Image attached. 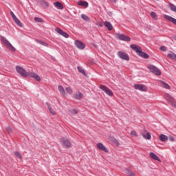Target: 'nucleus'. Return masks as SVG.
<instances>
[{
  "mask_svg": "<svg viewBox=\"0 0 176 176\" xmlns=\"http://www.w3.org/2000/svg\"><path fill=\"white\" fill-rule=\"evenodd\" d=\"M131 49L132 50H134V52H136L138 56H140V57H142V58H148L149 57V55L144 52H142V50L140 47V46L132 44L130 45Z\"/></svg>",
  "mask_w": 176,
  "mask_h": 176,
  "instance_id": "1",
  "label": "nucleus"
},
{
  "mask_svg": "<svg viewBox=\"0 0 176 176\" xmlns=\"http://www.w3.org/2000/svg\"><path fill=\"white\" fill-rule=\"evenodd\" d=\"M147 68L149 69V72L154 74V75H157L158 76H160V75H162V72L160 71V69H159V68L156 67V66L153 65H149Z\"/></svg>",
  "mask_w": 176,
  "mask_h": 176,
  "instance_id": "2",
  "label": "nucleus"
},
{
  "mask_svg": "<svg viewBox=\"0 0 176 176\" xmlns=\"http://www.w3.org/2000/svg\"><path fill=\"white\" fill-rule=\"evenodd\" d=\"M1 41H2L3 43H4V45H6V46H7V47H8V49H9V50H11V52H14L16 50V48H14V47H13L12 43H10V42H9V41H8V39L6 38L2 37Z\"/></svg>",
  "mask_w": 176,
  "mask_h": 176,
  "instance_id": "3",
  "label": "nucleus"
},
{
  "mask_svg": "<svg viewBox=\"0 0 176 176\" xmlns=\"http://www.w3.org/2000/svg\"><path fill=\"white\" fill-rule=\"evenodd\" d=\"M16 71L18 72V74H20L23 78H27V76H28L29 73L27 72V71H25V69L21 66H16Z\"/></svg>",
  "mask_w": 176,
  "mask_h": 176,
  "instance_id": "4",
  "label": "nucleus"
},
{
  "mask_svg": "<svg viewBox=\"0 0 176 176\" xmlns=\"http://www.w3.org/2000/svg\"><path fill=\"white\" fill-rule=\"evenodd\" d=\"M60 142L61 145H63V146H64L65 148H71V146H72V144H71V142L65 138H61Z\"/></svg>",
  "mask_w": 176,
  "mask_h": 176,
  "instance_id": "5",
  "label": "nucleus"
},
{
  "mask_svg": "<svg viewBox=\"0 0 176 176\" xmlns=\"http://www.w3.org/2000/svg\"><path fill=\"white\" fill-rule=\"evenodd\" d=\"M117 56L122 60H125V61H129L130 60L129 55L126 52H123L122 51L118 52Z\"/></svg>",
  "mask_w": 176,
  "mask_h": 176,
  "instance_id": "6",
  "label": "nucleus"
},
{
  "mask_svg": "<svg viewBox=\"0 0 176 176\" xmlns=\"http://www.w3.org/2000/svg\"><path fill=\"white\" fill-rule=\"evenodd\" d=\"M100 89L102 90V91H104L106 94H107V96H109L110 97H112L113 96V92H112V90H111L107 86L100 85Z\"/></svg>",
  "mask_w": 176,
  "mask_h": 176,
  "instance_id": "7",
  "label": "nucleus"
},
{
  "mask_svg": "<svg viewBox=\"0 0 176 176\" xmlns=\"http://www.w3.org/2000/svg\"><path fill=\"white\" fill-rule=\"evenodd\" d=\"M133 87L135 89V90H140V91H148V88L146 86L142 84H135L134 85Z\"/></svg>",
  "mask_w": 176,
  "mask_h": 176,
  "instance_id": "8",
  "label": "nucleus"
},
{
  "mask_svg": "<svg viewBox=\"0 0 176 176\" xmlns=\"http://www.w3.org/2000/svg\"><path fill=\"white\" fill-rule=\"evenodd\" d=\"M117 36L120 41H124L125 42H130V41H131V38H130L129 36H126L123 34H118Z\"/></svg>",
  "mask_w": 176,
  "mask_h": 176,
  "instance_id": "9",
  "label": "nucleus"
},
{
  "mask_svg": "<svg viewBox=\"0 0 176 176\" xmlns=\"http://www.w3.org/2000/svg\"><path fill=\"white\" fill-rule=\"evenodd\" d=\"M74 43H75V45L76 46V47H78V49H80L81 50H83V49H85V47H86V45H85V43H83V42H82L79 40H76Z\"/></svg>",
  "mask_w": 176,
  "mask_h": 176,
  "instance_id": "10",
  "label": "nucleus"
},
{
  "mask_svg": "<svg viewBox=\"0 0 176 176\" xmlns=\"http://www.w3.org/2000/svg\"><path fill=\"white\" fill-rule=\"evenodd\" d=\"M55 31L58 32V34H59L60 35H62V36H64V38H69V34H68L67 32H65L64 31H63V30L58 28H56L55 29Z\"/></svg>",
  "mask_w": 176,
  "mask_h": 176,
  "instance_id": "11",
  "label": "nucleus"
},
{
  "mask_svg": "<svg viewBox=\"0 0 176 176\" xmlns=\"http://www.w3.org/2000/svg\"><path fill=\"white\" fill-rule=\"evenodd\" d=\"M164 19H165V20H168V21H170V23H173V24H175V25H176V19H175L174 17L170 15L164 14Z\"/></svg>",
  "mask_w": 176,
  "mask_h": 176,
  "instance_id": "12",
  "label": "nucleus"
},
{
  "mask_svg": "<svg viewBox=\"0 0 176 176\" xmlns=\"http://www.w3.org/2000/svg\"><path fill=\"white\" fill-rule=\"evenodd\" d=\"M28 76L33 78V79H35L37 80V82H41V77H39L38 74H35L34 72H29Z\"/></svg>",
  "mask_w": 176,
  "mask_h": 176,
  "instance_id": "13",
  "label": "nucleus"
},
{
  "mask_svg": "<svg viewBox=\"0 0 176 176\" xmlns=\"http://www.w3.org/2000/svg\"><path fill=\"white\" fill-rule=\"evenodd\" d=\"M97 147L100 151H103L104 152H106V153L108 152V148H107L106 146H104V144H102V143H98Z\"/></svg>",
  "mask_w": 176,
  "mask_h": 176,
  "instance_id": "14",
  "label": "nucleus"
},
{
  "mask_svg": "<svg viewBox=\"0 0 176 176\" xmlns=\"http://www.w3.org/2000/svg\"><path fill=\"white\" fill-rule=\"evenodd\" d=\"M77 3L80 6H83L84 8H89V3H87V1H83L82 0H80L78 1Z\"/></svg>",
  "mask_w": 176,
  "mask_h": 176,
  "instance_id": "15",
  "label": "nucleus"
},
{
  "mask_svg": "<svg viewBox=\"0 0 176 176\" xmlns=\"http://www.w3.org/2000/svg\"><path fill=\"white\" fill-rule=\"evenodd\" d=\"M104 27H106V28H107L109 31H112V30L113 29V26H112V24H111V23L106 21H104Z\"/></svg>",
  "mask_w": 176,
  "mask_h": 176,
  "instance_id": "16",
  "label": "nucleus"
},
{
  "mask_svg": "<svg viewBox=\"0 0 176 176\" xmlns=\"http://www.w3.org/2000/svg\"><path fill=\"white\" fill-rule=\"evenodd\" d=\"M54 5L56 8L59 9V10H63V9H64V6H63V4L60 2L56 1L54 3Z\"/></svg>",
  "mask_w": 176,
  "mask_h": 176,
  "instance_id": "17",
  "label": "nucleus"
},
{
  "mask_svg": "<svg viewBox=\"0 0 176 176\" xmlns=\"http://www.w3.org/2000/svg\"><path fill=\"white\" fill-rule=\"evenodd\" d=\"M150 157H151V159H153V160H157V162H162L160 158H159V157H157V155H156V154H155L153 152L150 153Z\"/></svg>",
  "mask_w": 176,
  "mask_h": 176,
  "instance_id": "18",
  "label": "nucleus"
},
{
  "mask_svg": "<svg viewBox=\"0 0 176 176\" xmlns=\"http://www.w3.org/2000/svg\"><path fill=\"white\" fill-rule=\"evenodd\" d=\"M160 141H162V142H166V141L168 140V138L167 137V135H164V134H161L160 135Z\"/></svg>",
  "mask_w": 176,
  "mask_h": 176,
  "instance_id": "19",
  "label": "nucleus"
},
{
  "mask_svg": "<svg viewBox=\"0 0 176 176\" xmlns=\"http://www.w3.org/2000/svg\"><path fill=\"white\" fill-rule=\"evenodd\" d=\"M40 5L41 6H42L43 8H49V3H47V1H45V0H41L40 1Z\"/></svg>",
  "mask_w": 176,
  "mask_h": 176,
  "instance_id": "20",
  "label": "nucleus"
},
{
  "mask_svg": "<svg viewBox=\"0 0 176 176\" xmlns=\"http://www.w3.org/2000/svg\"><path fill=\"white\" fill-rule=\"evenodd\" d=\"M166 99L167 100L168 104H170V105H174V102L173 101V97H171V96L166 95Z\"/></svg>",
  "mask_w": 176,
  "mask_h": 176,
  "instance_id": "21",
  "label": "nucleus"
},
{
  "mask_svg": "<svg viewBox=\"0 0 176 176\" xmlns=\"http://www.w3.org/2000/svg\"><path fill=\"white\" fill-rule=\"evenodd\" d=\"M14 21L16 23V25H18L19 27H23V24L21 23V21H20L18 19L17 16H13L12 17Z\"/></svg>",
  "mask_w": 176,
  "mask_h": 176,
  "instance_id": "22",
  "label": "nucleus"
},
{
  "mask_svg": "<svg viewBox=\"0 0 176 176\" xmlns=\"http://www.w3.org/2000/svg\"><path fill=\"white\" fill-rule=\"evenodd\" d=\"M142 135L143 137V138H144L145 140H151V138H152V137L151 136V133H149V132H147L146 133H142Z\"/></svg>",
  "mask_w": 176,
  "mask_h": 176,
  "instance_id": "23",
  "label": "nucleus"
},
{
  "mask_svg": "<svg viewBox=\"0 0 176 176\" xmlns=\"http://www.w3.org/2000/svg\"><path fill=\"white\" fill-rule=\"evenodd\" d=\"M58 91L59 93H60V94H62L63 96H65V89H64V87H63V86L61 85H59L58 87Z\"/></svg>",
  "mask_w": 176,
  "mask_h": 176,
  "instance_id": "24",
  "label": "nucleus"
},
{
  "mask_svg": "<svg viewBox=\"0 0 176 176\" xmlns=\"http://www.w3.org/2000/svg\"><path fill=\"white\" fill-rule=\"evenodd\" d=\"M76 100H82L83 98V94L82 92H78L74 95Z\"/></svg>",
  "mask_w": 176,
  "mask_h": 176,
  "instance_id": "25",
  "label": "nucleus"
},
{
  "mask_svg": "<svg viewBox=\"0 0 176 176\" xmlns=\"http://www.w3.org/2000/svg\"><path fill=\"white\" fill-rule=\"evenodd\" d=\"M169 8L170 10H171L172 12H175V13H176V6L173 4V3H169Z\"/></svg>",
  "mask_w": 176,
  "mask_h": 176,
  "instance_id": "26",
  "label": "nucleus"
},
{
  "mask_svg": "<svg viewBox=\"0 0 176 176\" xmlns=\"http://www.w3.org/2000/svg\"><path fill=\"white\" fill-rule=\"evenodd\" d=\"M161 86L163 87L164 89H167L168 90H169L170 89V85H168V84L163 81L161 82Z\"/></svg>",
  "mask_w": 176,
  "mask_h": 176,
  "instance_id": "27",
  "label": "nucleus"
},
{
  "mask_svg": "<svg viewBox=\"0 0 176 176\" xmlns=\"http://www.w3.org/2000/svg\"><path fill=\"white\" fill-rule=\"evenodd\" d=\"M77 69L78 72H80V74H82V75H85L86 76V72H85L83 68H82V67L78 66Z\"/></svg>",
  "mask_w": 176,
  "mask_h": 176,
  "instance_id": "28",
  "label": "nucleus"
},
{
  "mask_svg": "<svg viewBox=\"0 0 176 176\" xmlns=\"http://www.w3.org/2000/svg\"><path fill=\"white\" fill-rule=\"evenodd\" d=\"M81 19H82V20H85V21H90V19L89 18V16H87V15L85 14H81Z\"/></svg>",
  "mask_w": 176,
  "mask_h": 176,
  "instance_id": "29",
  "label": "nucleus"
},
{
  "mask_svg": "<svg viewBox=\"0 0 176 176\" xmlns=\"http://www.w3.org/2000/svg\"><path fill=\"white\" fill-rule=\"evenodd\" d=\"M34 21H36V23H43V19L39 17H34Z\"/></svg>",
  "mask_w": 176,
  "mask_h": 176,
  "instance_id": "30",
  "label": "nucleus"
},
{
  "mask_svg": "<svg viewBox=\"0 0 176 176\" xmlns=\"http://www.w3.org/2000/svg\"><path fill=\"white\" fill-rule=\"evenodd\" d=\"M65 90L68 94H72L73 93L72 88V87H66Z\"/></svg>",
  "mask_w": 176,
  "mask_h": 176,
  "instance_id": "31",
  "label": "nucleus"
},
{
  "mask_svg": "<svg viewBox=\"0 0 176 176\" xmlns=\"http://www.w3.org/2000/svg\"><path fill=\"white\" fill-rule=\"evenodd\" d=\"M126 175L128 176H135V173H134V172H132L131 170H127L126 171Z\"/></svg>",
  "mask_w": 176,
  "mask_h": 176,
  "instance_id": "32",
  "label": "nucleus"
},
{
  "mask_svg": "<svg viewBox=\"0 0 176 176\" xmlns=\"http://www.w3.org/2000/svg\"><path fill=\"white\" fill-rule=\"evenodd\" d=\"M151 16L153 19H157V15L156 14V12H151Z\"/></svg>",
  "mask_w": 176,
  "mask_h": 176,
  "instance_id": "33",
  "label": "nucleus"
},
{
  "mask_svg": "<svg viewBox=\"0 0 176 176\" xmlns=\"http://www.w3.org/2000/svg\"><path fill=\"white\" fill-rule=\"evenodd\" d=\"M14 155L16 157H19V159H21V154H20L19 151H15Z\"/></svg>",
  "mask_w": 176,
  "mask_h": 176,
  "instance_id": "34",
  "label": "nucleus"
},
{
  "mask_svg": "<svg viewBox=\"0 0 176 176\" xmlns=\"http://www.w3.org/2000/svg\"><path fill=\"white\" fill-rule=\"evenodd\" d=\"M38 43H40V45H42L43 46H47V43L44 41H38Z\"/></svg>",
  "mask_w": 176,
  "mask_h": 176,
  "instance_id": "35",
  "label": "nucleus"
},
{
  "mask_svg": "<svg viewBox=\"0 0 176 176\" xmlns=\"http://www.w3.org/2000/svg\"><path fill=\"white\" fill-rule=\"evenodd\" d=\"M160 50H162V52H166L167 50V48L164 46H161Z\"/></svg>",
  "mask_w": 176,
  "mask_h": 176,
  "instance_id": "36",
  "label": "nucleus"
},
{
  "mask_svg": "<svg viewBox=\"0 0 176 176\" xmlns=\"http://www.w3.org/2000/svg\"><path fill=\"white\" fill-rule=\"evenodd\" d=\"M71 113H72L73 115H76V113H78V111H76V109H73L71 111Z\"/></svg>",
  "mask_w": 176,
  "mask_h": 176,
  "instance_id": "37",
  "label": "nucleus"
},
{
  "mask_svg": "<svg viewBox=\"0 0 176 176\" xmlns=\"http://www.w3.org/2000/svg\"><path fill=\"white\" fill-rule=\"evenodd\" d=\"M49 111L52 115H56V111H54V110L52 109H50Z\"/></svg>",
  "mask_w": 176,
  "mask_h": 176,
  "instance_id": "38",
  "label": "nucleus"
},
{
  "mask_svg": "<svg viewBox=\"0 0 176 176\" xmlns=\"http://www.w3.org/2000/svg\"><path fill=\"white\" fill-rule=\"evenodd\" d=\"M6 131H7V133H10V131H12V129L10 127H7Z\"/></svg>",
  "mask_w": 176,
  "mask_h": 176,
  "instance_id": "39",
  "label": "nucleus"
},
{
  "mask_svg": "<svg viewBox=\"0 0 176 176\" xmlns=\"http://www.w3.org/2000/svg\"><path fill=\"white\" fill-rule=\"evenodd\" d=\"M46 105H47V108H48V109L50 110V109H52V106L49 104V103H46Z\"/></svg>",
  "mask_w": 176,
  "mask_h": 176,
  "instance_id": "40",
  "label": "nucleus"
},
{
  "mask_svg": "<svg viewBox=\"0 0 176 176\" xmlns=\"http://www.w3.org/2000/svg\"><path fill=\"white\" fill-rule=\"evenodd\" d=\"M131 135H137V133H136L135 131H132L131 132Z\"/></svg>",
  "mask_w": 176,
  "mask_h": 176,
  "instance_id": "41",
  "label": "nucleus"
},
{
  "mask_svg": "<svg viewBox=\"0 0 176 176\" xmlns=\"http://www.w3.org/2000/svg\"><path fill=\"white\" fill-rule=\"evenodd\" d=\"M174 140H175V139H174V137H173V136H170V137H169V140H170V141H174Z\"/></svg>",
  "mask_w": 176,
  "mask_h": 176,
  "instance_id": "42",
  "label": "nucleus"
},
{
  "mask_svg": "<svg viewBox=\"0 0 176 176\" xmlns=\"http://www.w3.org/2000/svg\"><path fill=\"white\" fill-rule=\"evenodd\" d=\"M10 13H11V16H12V18L14 17V16H16V15L14 14V13H13L12 11L10 12Z\"/></svg>",
  "mask_w": 176,
  "mask_h": 176,
  "instance_id": "43",
  "label": "nucleus"
},
{
  "mask_svg": "<svg viewBox=\"0 0 176 176\" xmlns=\"http://www.w3.org/2000/svg\"><path fill=\"white\" fill-rule=\"evenodd\" d=\"M65 19H69V17L68 16H67V15H64V16H63Z\"/></svg>",
  "mask_w": 176,
  "mask_h": 176,
  "instance_id": "44",
  "label": "nucleus"
},
{
  "mask_svg": "<svg viewBox=\"0 0 176 176\" xmlns=\"http://www.w3.org/2000/svg\"><path fill=\"white\" fill-rule=\"evenodd\" d=\"M116 144H119V142H118V140H116Z\"/></svg>",
  "mask_w": 176,
  "mask_h": 176,
  "instance_id": "45",
  "label": "nucleus"
},
{
  "mask_svg": "<svg viewBox=\"0 0 176 176\" xmlns=\"http://www.w3.org/2000/svg\"><path fill=\"white\" fill-rule=\"evenodd\" d=\"M114 2H116V0H113Z\"/></svg>",
  "mask_w": 176,
  "mask_h": 176,
  "instance_id": "46",
  "label": "nucleus"
}]
</instances>
